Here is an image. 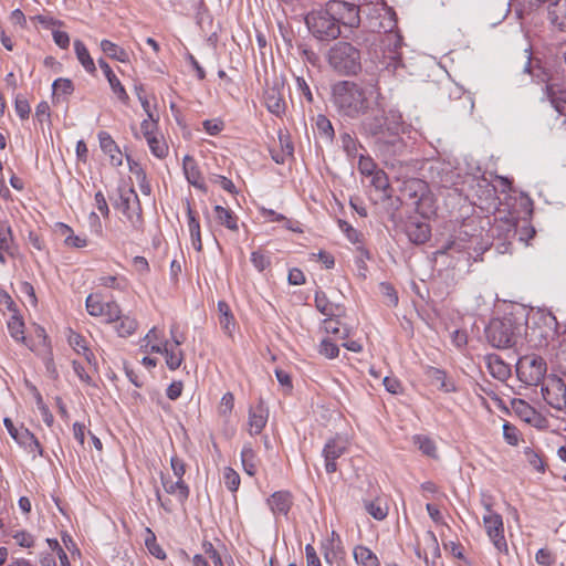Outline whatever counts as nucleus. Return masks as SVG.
<instances>
[{"mask_svg": "<svg viewBox=\"0 0 566 566\" xmlns=\"http://www.w3.org/2000/svg\"><path fill=\"white\" fill-rule=\"evenodd\" d=\"M332 101L340 116L352 119L380 115L385 112L380 104V93L375 86L353 81L335 83L332 86Z\"/></svg>", "mask_w": 566, "mask_h": 566, "instance_id": "obj_1", "label": "nucleus"}, {"mask_svg": "<svg viewBox=\"0 0 566 566\" xmlns=\"http://www.w3.org/2000/svg\"><path fill=\"white\" fill-rule=\"evenodd\" d=\"M363 129L373 136H379L378 149L385 158L401 156L407 146L399 136L403 130L402 116L398 111L382 112L361 122Z\"/></svg>", "mask_w": 566, "mask_h": 566, "instance_id": "obj_2", "label": "nucleus"}, {"mask_svg": "<svg viewBox=\"0 0 566 566\" xmlns=\"http://www.w3.org/2000/svg\"><path fill=\"white\" fill-rule=\"evenodd\" d=\"M402 196L422 218L429 219L436 214V199L426 181L417 178L405 181Z\"/></svg>", "mask_w": 566, "mask_h": 566, "instance_id": "obj_3", "label": "nucleus"}, {"mask_svg": "<svg viewBox=\"0 0 566 566\" xmlns=\"http://www.w3.org/2000/svg\"><path fill=\"white\" fill-rule=\"evenodd\" d=\"M328 63L343 74H356L360 70V52L348 42H337L328 51Z\"/></svg>", "mask_w": 566, "mask_h": 566, "instance_id": "obj_4", "label": "nucleus"}, {"mask_svg": "<svg viewBox=\"0 0 566 566\" xmlns=\"http://www.w3.org/2000/svg\"><path fill=\"white\" fill-rule=\"evenodd\" d=\"M117 192L118 197L113 202L114 208L123 213L134 230H142L144 219L138 195L133 187H119Z\"/></svg>", "mask_w": 566, "mask_h": 566, "instance_id": "obj_5", "label": "nucleus"}, {"mask_svg": "<svg viewBox=\"0 0 566 566\" xmlns=\"http://www.w3.org/2000/svg\"><path fill=\"white\" fill-rule=\"evenodd\" d=\"M305 22L312 34L319 40H334L340 34V27L327 4L324 9L310 12Z\"/></svg>", "mask_w": 566, "mask_h": 566, "instance_id": "obj_6", "label": "nucleus"}, {"mask_svg": "<svg viewBox=\"0 0 566 566\" xmlns=\"http://www.w3.org/2000/svg\"><path fill=\"white\" fill-rule=\"evenodd\" d=\"M547 365L543 357L530 354L522 356L516 364L518 380L525 386H538L546 379Z\"/></svg>", "mask_w": 566, "mask_h": 566, "instance_id": "obj_7", "label": "nucleus"}, {"mask_svg": "<svg viewBox=\"0 0 566 566\" xmlns=\"http://www.w3.org/2000/svg\"><path fill=\"white\" fill-rule=\"evenodd\" d=\"M329 11L334 14L338 25L343 24L348 28H358L360 24V13L365 12V6L359 0L344 1L329 0L326 3Z\"/></svg>", "mask_w": 566, "mask_h": 566, "instance_id": "obj_8", "label": "nucleus"}, {"mask_svg": "<svg viewBox=\"0 0 566 566\" xmlns=\"http://www.w3.org/2000/svg\"><path fill=\"white\" fill-rule=\"evenodd\" d=\"M485 334L488 342L495 348H510L516 344L517 336L511 319H493Z\"/></svg>", "mask_w": 566, "mask_h": 566, "instance_id": "obj_9", "label": "nucleus"}, {"mask_svg": "<svg viewBox=\"0 0 566 566\" xmlns=\"http://www.w3.org/2000/svg\"><path fill=\"white\" fill-rule=\"evenodd\" d=\"M284 90L285 83L282 77L274 76L265 83L263 93L264 105L271 114L277 117H281L286 111Z\"/></svg>", "mask_w": 566, "mask_h": 566, "instance_id": "obj_10", "label": "nucleus"}, {"mask_svg": "<svg viewBox=\"0 0 566 566\" xmlns=\"http://www.w3.org/2000/svg\"><path fill=\"white\" fill-rule=\"evenodd\" d=\"M485 514L483 515V526L488 537L499 552L507 553V543L504 537V524L502 516L491 509V504L483 502Z\"/></svg>", "mask_w": 566, "mask_h": 566, "instance_id": "obj_11", "label": "nucleus"}, {"mask_svg": "<svg viewBox=\"0 0 566 566\" xmlns=\"http://www.w3.org/2000/svg\"><path fill=\"white\" fill-rule=\"evenodd\" d=\"M86 310L91 316L103 317L105 323H117L120 317V307L114 302H104L99 293H92L86 297Z\"/></svg>", "mask_w": 566, "mask_h": 566, "instance_id": "obj_12", "label": "nucleus"}, {"mask_svg": "<svg viewBox=\"0 0 566 566\" xmlns=\"http://www.w3.org/2000/svg\"><path fill=\"white\" fill-rule=\"evenodd\" d=\"M544 400L559 411L566 409V384L555 375H549L542 384Z\"/></svg>", "mask_w": 566, "mask_h": 566, "instance_id": "obj_13", "label": "nucleus"}, {"mask_svg": "<svg viewBox=\"0 0 566 566\" xmlns=\"http://www.w3.org/2000/svg\"><path fill=\"white\" fill-rule=\"evenodd\" d=\"M348 448V441L340 437H335L325 443L322 454L325 460V470L327 473H334L337 471L336 460L340 458Z\"/></svg>", "mask_w": 566, "mask_h": 566, "instance_id": "obj_14", "label": "nucleus"}, {"mask_svg": "<svg viewBox=\"0 0 566 566\" xmlns=\"http://www.w3.org/2000/svg\"><path fill=\"white\" fill-rule=\"evenodd\" d=\"M269 418V410L262 399L255 406L249 408L248 431L250 436H258L262 432Z\"/></svg>", "mask_w": 566, "mask_h": 566, "instance_id": "obj_15", "label": "nucleus"}, {"mask_svg": "<svg viewBox=\"0 0 566 566\" xmlns=\"http://www.w3.org/2000/svg\"><path fill=\"white\" fill-rule=\"evenodd\" d=\"M547 21L554 30L566 32V0H553L547 4Z\"/></svg>", "mask_w": 566, "mask_h": 566, "instance_id": "obj_16", "label": "nucleus"}, {"mask_svg": "<svg viewBox=\"0 0 566 566\" xmlns=\"http://www.w3.org/2000/svg\"><path fill=\"white\" fill-rule=\"evenodd\" d=\"M543 101H547L558 116L566 118V91L556 84H547L543 92Z\"/></svg>", "mask_w": 566, "mask_h": 566, "instance_id": "obj_17", "label": "nucleus"}, {"mask_svg": "<svg viewBox=\"0 0 566 566\" xmlns=\"http://www.w3.org/2000/svg\"><path fill=\"white\" fill-rule=\"evenodd\" d=\"M98 140L101 149L109 157L111 165L114 167L120 166L123 164V154L112 136L106 132H101Z\"/></svg>", "mask_w": 566, "mask_h": 566, "instance_id": "obj_18", "label": "nucleus"}, {"mask_svg": "<svg viewBox=\"0 0 566 566\" xmlns=\"http://www.w3.org/2000/svg\"><path fill=\"white\" fill-rule=\"evenodd\" d=\"M293 504L292 495L287 491L274 492L268 499V505L274 515L286 516Z\"/></svg>", "mask_w": 566, "mask_h": 566, "instance_id": "obj_19", "label": "nucleus"}, {"mask_svg": "<svg viewBox=\"0 0 566 566\" xmlns=\"http://www.w3.org/2000/svg\"><path fill=\"white\" fill-rule=\"evenodd\" d=\"M98 65L102 69L105 77L107 78V82L113 91V93L120 99L123 103H127L129 99V96L125 90V87L122 85L118 77L115 75V73L112 71L111 66L104 59H98Z\"/></svg>", "mask_w": 566, "mask_h": 566, "instance_id": "obj_20", "label": "nucleus"}, {"mask_svg": "<svg viewBox=\"0 0 566 566\" xmlns=\"http://www.w3.org/2000/svg\"><path fill=\"white\" fill-rule=\"evenodd\" d=\"M149 350L151 353H161L166 356V364L169 369L176 370L180 367L184 361V353L181 349H176L168 346V342L164 343V346L160 344H154Z\"/></svg>", "mask_w": 566, "mask_h": 566, "instance_id": "obj_21", "label": "nucleus"}, {"mask_svg": "<svg viewBox=\"0 0 566 566\" xmlns=\"http://www.w3.org/2000/svg\"><path fill=\"white\" fill-rule=\"evenodd\" d=\"M485 364L489 373L500 381H505L511 375L510 366L499 355H486Z\"/></svg>", "mask_w": 566, "mask_h": 566, "instance_id": "obj_22", "label": "nucleus"}, {"mask_svg": "<svg viewBox=\"0 0 566 566\" xmlns=\"http://www.w3.org/2000/svg\"><path fill=\"white\" fill-rule=\"evenodd\" d=\"M406 234L410 242L423 244L430 238V227L422 221H409L406 226Z\"/></svg>", "mask_w": 566, "mask_h": 566, "instance_id": "obj_23", "label": "nucleus"}, {"mask_svg": "<svg viewBox=\"0 0 566 566\" xmlns=\"http://www.w3.org/2000/svg\"><path fill=\"white\" fill-rule=\"evenodd\" d=\"M67 342L76 354L83 355L85 357L88 364L95 361L94 354L87 346L86 339L81 334L75 333L74 331H70L67 335Z\"/></svg>", "mask_w": 566, "mask_h": 566, "instance_id": "obj_24", "label": "nucleus"}, {"mask_svg": "<svg viewBox=\"0 0 566 566\" xmlns=\"http://www.w3.org/2000/svg\"><path fill=\"white\" fill-rule=\"evenodd\" d=\"M182 166L185 176L189 184H191L196 188L205 190L206 186L205 182L202 181L201 174L199 171L196 160L191 156L186 155L184 157Z\"/></svg>", "mask_w": 566, "mask_h": 566, "instance_id": "obj_25", "label": "nucleus"}, {"mask_svg": "<svg viewBox=\"0 0 566 566\" xmlns=\"http://www.w3.org/2000/svg\"><path fill=\"white\" fill-rule=\"evenodd\" d=\"M161 483L165 491L169 494L175 495L180 503H184L189 497V488L184 480H177L176 482L170 479L161 476Z\"/></svg>", "mask_w": 566, "mask_h": 566, "instance_id": "obj_26", "label": "nucleus"}, {"mask_svg": "<svg viewBox=\"0 0 566 566\" xmlns=\"http://www.w3.org/2000/svg\"><path fill=\"white\" fill-rule=\"evenodd\" d=\"M186 207H187L188 228H189V232H190L191 243H192V247L198 252H200L202 250L200 223H199V220L196 218L189 201L186 202Z\"/></svg>", "mask_w": 566, "mask_h": 566, "instance_id": "obj_27", "label": "nucleus"}, {"mask_svg": "<svg viewBox=\"0 0 566 566\" xmlns=\"http://www.w3.org/2000/svg\"><path fill=\"white\" fill-rule=\"evenodd\" d=\"M13 234L11 227L3 222L0 224V263L6 264V253L12 254L11 248L13 244Z\"/></svg>", "mask_w": 566, "mask_h": 566, "instance_id": "obj_28", "label": "nucleus"}, {"mask_svg": "<svg viewBox=\"0 0 566 566\" xmlns=\"http://www.w3.org/2000/svg\"><path fill=\"white\" fill-rule=\"evenodd\" d=\"M74 51L78 62L90 74H94L96 72V66L93 59L90 55V52L85 44L81 40L74 41Z\"/></svg>", "mask_w": 566, "mask_h": 566, "instance_id": "obj_29", "label": "nucleus"}, {"mask_svg": "<svg viewBox=\"0 0 566 566\" xmlns=\"http://www.w3.org/2000/svg\"><path fill=\"white\" fill-rule=\"evenodd\" d=\"M101 50L111 59L126 63L129 61V54L126 50L118 46L116 43L109 40L101 41Z\"/></svg>", "mask_w": 566, "mask_h": 566, "instance_id": "obj_30", "label": "nucleus"}, {"mask_svg": "<svg viewBox=\"0 0 566 566\" xmlns=\"http://www.w3.org/2000/svg\"><path fill=\"white\" fill-rule=\"evenodd\" d=\"M213 211L218 223L224 226L231 231H238V218L230 209L223 208L222 206H216Z\"/></svg>", "mask_w": 566, "mask_h": 566, "instance_id": "obj_31", "label": "nucleus"}, {"mask_svg": "<svg viewBox=\"0 0 566 566\" xmlns=\"http://www.w3.org/2000/svg\"><path fill=\"white\" fill-rule=\"evenodd\" d=\"M353 554L358 566H380L378 557L366 546H356Z\"/></svg>", "mask_w": 566, "mask_h": 566, "instance_id": "obj_32", "label": "nucleus"}, {"mask_svg": "<svg viewBox=\"0 0 566 566\" xmlns=\"http://www.w3.org/2000/svg\"><path fill=\"white\" fill-rule=\"evenodd\" d=\"M241 462L244 472L253 476L256 473L258 458L250 443L243 446L241 451Z\"/></svg>", "mask_w": 566, "mask_h": 566, "instance_id": "obj_33", "label": "nucleus"}, {"mask_svg": "<svg viewBox=\"0 0 566 566\" xmlns=\"http://www.w3.org/2000/svg\"><path fill=\"white\" fill-rule=\"evenodd\" d=\"M428 377L431 382L437 385L438 388L444 392L455 391V386L453 382L448 381L447 375L443 370H440L434 367H430L427 371Z\"/></svg>", "mask_w": 566, "mask_h": 566, "instance_id": "obj_34", "label": "nucleus"}, {"mask_svg": "<svg viewBox=\"0 0 566 566\" xmlns=\"http://www.w3.org/2000/svg\"><path fill=\"white\" fill-rule=\"evenodd\" d=\"M323 328L327 334L335 335L339 339H345L349 336V328L343 326L340 321L335 318V316H327L323 321Z\"/></svg>", "mask_w": 566, "mask_h": 566, "instance_id": "obj_35", "label": "nucleus"}, {"mask_svg": "<svg viewBox=\"0 0 566 566\" xmlns=\"http://www.w3.org/2000/svg\"><path fill=\"white\" fill-rule=\"evenodd\" d=\"M59 230L61 235L64 237V243L67 247L84 248L87 245L86 237L75 235L73 230L69 226L60 223Z\"/></svg>", "mask_w": 566, "mask_h": 566, "instance_id": "obj_36", "label": "nucleus"}, {"mask_svg": "<svg viewBox=\"0 0 566 566\" xmlns=\"http://www.w3.org/2000/svg\"><path fill=\"white\" fill-rule=\"evenodd\" d=\"M218 311L220 314L219 321H220V325H221L222 329L229 336H231L232 332L234 329L235 323H234L233 316L230 312L229 305L226 302L220 301V302H218Z\"/></svg>", "mask_w": 566, "mask_h": 566, "instance_id": "obj_37", "label": "nucleus"}, {"mask_svg": "<svg viewBox=\"0 0 566 566\" xmlns=\"http://www.w3.org/2000/svg\"><path fill=\"white\" fill-rule=\"evenodd\" d=\"M261 212H262V216L264 218H266L269 221H272V222L284 221L286 229H289L293 232H302V229L300 228V224L297 221L290 220V219L285 218L283 214L277 213L272 209L262 208Z\"/></svg>", "mask_w": 566, "mask_h": 566, "instance_id": "obj_38", "label": "nucleus"}, {"mask_svg": "<svg viewBox=\"0 0 566 566\" xmlns=\"http://www.w3.org/2000/svg\"><path fill=\"white\" fill-rule=\"evenodd\" d=\"M146 142L154 156H156L157 158L166 157L168 153V146L159 133H156L153 136L148 137Z\"/></svg>", "mask_w": 566, "mask_h": 566, "instance_id": "obj_39", "label": "nucleus"}, {"mask_svg": "<svg viewBox=\"0 0 566 566\" xmlns=\"http://www.w3.org/2000/svg\"><path fill=\"white\" fill-rule=\"evenodd\" d=\"M118 323L115 325V331L118 336L127 337L132 335L137 329V321L128 315H122L117 321Z\"/></svg>", "mask_w": 566, "mask_h": 566, "instance_id": "obj_40", "label": "nucleus"}, {"mask_svg": "<svg viewBox=\"0 0 566 566\" xmlns=\"http://www.w3.org/2000/svg\"><path fill=\"white\" fill-rule=\"evenodd\" d=\"M8 329L12 338L17 342L25 343L24 323L17 314H12L8 321Z\"/></svg>", "mask_w": 566, "mask_h": 566, "instance_id": "obj_41", "label": "nucleus"}, {"mask_svg": "<svg viewBox=\"0 0 566 566\" xmlns=\"http://www.w3.org/2000/svg\"><path fill=\"white\" fill-rule=\"evenodd\" d=\"M365 510L378 521H382L388 515V506L379 499L366 502Z\"/></svg>", "mask_w": 566, "mask_h": 566, "instance_id": "obj_42", "label": "nucleus"}, {"mask_svg": "<svg viewBox=\"0 0 566 566\" xmlns=\"http://www.w3.org/2000/svg\"><path fill=\"white\" fill-rule=\"evenodd\" d=\"M145 545L148 552L158 559H165L166 554L161 546L157 543L155 534L150 528H146Z\"/></svg>", "mask_w": 566, "mask_h": 566, "instance_id": "obj_43", "label": "nucleus"}, {"mask_svg": "<svg viewBox=\"0 0 566 566\" xmlns=\"http://www.w3.org/2000/svg\"><path fill=\"white\" fill-rule=\"evenodd\" d=\"M315 306L316 308L326 317L327 316H336V311L338 310L335 307L326 297V295L323 292H316L315 294Z\"/></svg>", "mask_w": 566, "mask_h": 566, "instance_id": "obj_44", "label": "nucleus"}, {"mask_svg": "<svg viewBox=\"0 0 566 566\" xmlns=\"http://www.w3.org/2000/svg\"><path fill=\"white\" fill-rule=\"evenodd\" d=\"M14 440L27 448V446H35V449L38 451V454H42V448L40 446V442L34 437L33 433H31L28 429L21 428Z\"/></svg>", "mask_w": 566, "mask_h": 566, "instance_id": "obj_45", "label": "nucleus"}, {"mask_svg": "<svg viewBox=\"0 0 566 566\" xmlns=\"http://www.w3.org/2000/svg\"><path fill=\"white\" fill-rule=\"evenodd\" d=\"M413 440H415V444L418 446L419 450L423 454H426L428 457L436 458L437 448H436L434 442L430 438H428L426 436H416L413 438Z\"/></svg>", "mask_w": 566, "mask_h": 566, "instance_id": "obj_46", "label": "nucleus"}, {"mask_svg": "<svg viewBox=\"0 0 566 566\" xmlns=\"http://www.w3.org/2000/svg\"><path fill=\"white\" fill-rule=\"evenodd\" d=\"M223 482L229 491L235 492L240 486V475L232 468L227 467L223 470Z\"/></svg>", "mask_w": 566, "mask_h": 566, "instance_id": "obj_47", "label": "nucleus"}, {"mask_svg": "<svg viewBox=\"0 0 566 566\" xmlns=\"http://www.w3.org/2000/svg\"><path fill=\"white\" fill-rule=\"evenodd\" d=\"M98 285L123 291L126 287V281L115 275H103L98 279Z\"/></svg>", "mask_w": 566, "mask_h": 566, "instance_id": "obj_48", "label": "nucleus"}, {"mask_svg": "<svg viewBox=\"0 0 566 566\" xmlns=\"http://www.w3.org/2000/svg\"><path fill=\"white\" fill-rule=\"evenodd\" d=\"M318 352L321 355L332 359L338 356L339 348L335 343H333L328 338H324L319 344Z\"/></svg>", "mask_w": 566, "mask_h": 566, "instance_id": "obj_49", "label": "nucleus"}, {"mask_svg": "<svg viewBox=\"0 0 566 566\" xmlns=\"http://www.w3.org/2000/svg\"><path fill=\"white\" fill-rule=\"evenodd\" d=\"M369 177H371V185L377 190H386L389 187V181L384 170L376 169Z\"/></svg>", "mask_w": 566, "mask_h": 566, "instance_id": "obj_50", "label": "nucleus"}, {"mask_svg": "<svg viewBox=\"0 0 566 566\" xmlns=\"http://www.w3.org/2000/svg\"><path fill=\"white\" fill-rule=\"evenodd\" d=\"M234 406V397L231 392H226L219 405V413L223 417H228Z\"/></svg>", "mask_w": 566, "mask_h": 566, "instance_id": "obj_51", "label": "nucleus"}, {"mask_svg": "<svg viewBox=\"0 0 566 566\" xmlns=\"http://www.w3.org/2000/svg\"><path fill=\"white\" fill-rule=\"evenodd\" d=\"M14 108L21 119H27L31 112L29 102L21 95L15 97Z\"/></svg>", "mask_w": 566, "mask_h": 566, "instance_id": "obj_52", "label": "nucleus"}, {"mask_svg": "<svg viewBox=\"0 0 566 566\" xmlns=\"http://www.w3.org/2000/svg\"><path fill=\"white\" fill-rule=\"evenodd\" d=\"M53 92L57 94H71L73 92V83L69 78H57L53 82Z\"/></svg>", "mask_w": 566, "mask_h": 566, "instance_id": "obj_53", "label": "nucleus"}, {"mask_svg": "<svg viewBox=\"0 0 566 566\" xmlns=\"http://www.w3.org/2000/svg\"><path fill=\"white\" fill-rule=\"evenodd\" d=\"M339 229L346 234L347 239L353 242L357 243L360 241V232H358L356 229H354L347 221L339 220L338 221Z\"/></svg>", "mask_w": 566, "mask_h": 566, "instance_id": "obj_54", "label": "nucleus"}, {"mask_svg": "<svg viewBox=\"0 0 566 566\" xmlns=\"http://www.w3.org/2000/svg\"><path fill=\"white\" fill-rule=\"evenodd\" d=\"M342 145L349 157H355L357 155V140L349 134L345 133L342 135Z\"/></svg>", "mask_w": 566, "mask_h": 566, "instance_id": "obj_55", "label": "nucleus"}, {"mask_svg": "<svg viewBox=\"0 0 566 566\" xmlns=\"http://www.w3.org/2000/svg\"><path fill=\"white\" fill-rule=\"evenodd\" d=\"M379 289L381 294L388 298V305L396 306L398 304L397 292L389 283H380Z\"/></svg>", "mask_w": 566, "mask_h": 566, "instance_id": "obj_56", "label": "nucleus"}, {"mask_svg": "<svg viewBox=\"0 0 566 566\" xmlns=\"http://www.w3.org/2000/svg\"><path fill=\"white\" fill-rule=\"evenodd\" d=\"M251 262L254 268L259 271H263L270 265V259L261 251H254L251 254Z\"/></svg>", "mask_w": 566, "mask_h": 566, "instance_id": "obj_57", "label": "nucleus"}, {"mask_svg": "<svg viewBox=\"0 0 566 566\" xmlns=\"http://www.w3.org/2000/svg\"><path fill=\"white\" fill-rule=\"evenodd\" d=\"M12 537L17 541V544L21 547L30 548L34 545V537L25 531L15 532Z\"/></svg>", "mask_w": 566, "mask_h": 566, "instance_id": "obj_58", "label": "nucleus"}, {"mask_svg": "<svg viewBox=\"0 0 566 566\" xmlns=\"http://www.w3.org/2000/svg\"><path fill=\"white\" fill-rule=\"evenodd\" d=\"M358 169L363 175L369 177L370 175H373L375 172V170L377 169V166L371 158L360 156L359 161H358Z\"/></svg>", "mask_w": 566, "mask_h": 566, "instance_id": "obj_59", "label": "nucleus"}, {"mask_svg": "<svg viewBox=\"0 0 566 566\" xmlns=\"http://www.w3.org/2000/svg\"><path fill=\"white\" fill-rule=\"evenodd\" d=\"M31 20L38 21L43 28L52 29L54 27H62L64 23L61 20H56L51 15L39 14L32 17Z\"/></svg>", "mask_w": 566, "mask_h": 566, "instance_id": "obj_60", "label": "nucleus"}, {"mask_svg": "<svg viewBox=\"0 0 566 566\" xmlns=\"http://www.w3.org/2000/svg\"><path fill=\"white\" fill-rule=\"evenodd\" d=\"M536 563L542 566H552L555 563V556L548 549L541 548L535 555Z\"/></svg>", "mask_w": 566, "mask_h": 566, "instance_id": "obj_61", "label": "nucleus"}, {"mask_svg": "<svg viewBox=\"0 0 566 566\" xmlns=\"http://www.w3.org/2000/svg\"><path fill=\"white\" fill-rule=\"evenodd\" d=\"M316 126H317L318 130L322 134H324L326 137H333L334 128L332 126L331 120L326 116L318 115L317 120H316Z\"/></svg>", "mask_w": 566, "mask_h": 566, "instance_id": "obj_62", "label": "nucleus"}, {"mask_svg": "<svg viewBox=\"0 0 566 566\" xmlns=\"http://www.w3.org/2000/svg\"><path fill=\"white\" fill-rule=\"evenodd\" d=\"M503 436L509 444L516 446L518 443V431L509 423L503 424Z\"/></svg>", "mask_w": 566, "mask_h": 566, "instance_id": "obj_63", "label": "nucleus"}, {"mask_svg": "<svg viewBox=\"0 0 566 566\" xmlns=\"http://www.w3.org/2000/svg\"><path fill=\"white\" fill-rule=\"evenodd\" d=\"M223 122L220 119H207L203 122L205 130L211 135H218L223 129Z\"/></svg>", "mask_w": 566, "mask_h": 566, "instance_id": "obj_64", "label": "nucleus"}]
</instances>
